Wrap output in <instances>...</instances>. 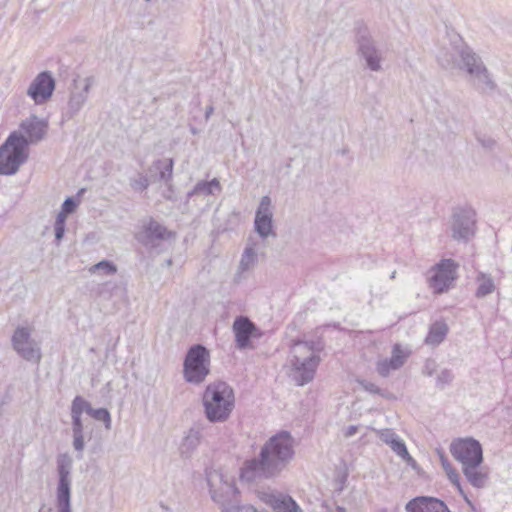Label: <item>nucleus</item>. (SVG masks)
<instances>
[{"instance_id":"2","label":"nucleus","mask_w":512,"mask_h":512,"mask_svg":"<svg viewBox=\"0 0 512 512\" xmlns=\"http://www.w3.org/2000/svg\"><path fill=\"white\" fill-rule=\"evenodd\" d=\"M204 415L210 423L227 421L235 406L233 388L224 381L208 384L202 395Z\"/></svg>"},{"instance_id":"17","label":"nucleus","mask_w":512,"mask_h":512,"mask_svg":"<svg viewBox=\"0 0 512 512\" xmlns=\"http://www.w3.org/2000/svg\"><path fill=\"white\" fill-rule=\"evenodd\" d=\"M407 512H451L440 499L429 496H419L406 504Z\"/></svg>"},{"instance_id":"42","label":"nucleus","mask_w":512,"mask_h":512,"mask_svg":"<svg viewBox=\"0 0 512 512\" xmlns=\"http://www.w3.org/2000/svg\"><path fill=\"white\" fill-rule=\"evenodd\" d=\"M360 384L365 391L386 397L387 392L379 388L376 384L366 380L360 381Z\"/></svg>"},{"instance_id":"4","label":"nucleus","mask_w":512,"mask_h":512,"mask_svg":"<svg viewBox=\"0 0 512 512\" xmlns=\"http://www.w3.org/2000/svg\"><path fill=\"white\" fill-rule=\"evenodd\" d=\"M210 373V352L202 344L192 345L184 358L183 377L186 382L199 385Z\"/></svg>"},{"instance_id":"27","label":"nucleus","mask_w":512,"mask_h":512,"mask_svg":"<svg viewBox=\"0 0 512 512\" xmlns=\"http://www.w3.org/2000/svg\"><path fill=\"white\" fill-rule=\"evenodd\" d=\"M324 348V345L321 341L311 340V341H302V340H292V349L293 352L304 354V355H318Z\"/></svg>"},{"instance_id":"37","label":"nucleus","mask_w":512,"mask_h":512,"mask_svg":"<svg viewBox=\"0 0 512 512\" xmlns=\"http://www.w3.org/2000/svg\"><path fill=\"white\" fill-rule=\"evenodd\" d=\"M90 416L97 421L103 422L106 429L111 428V415L106 408H94Z\"/></svg>"},{"instance_id":"21","label":"nucleus","mask_w":512,"mask_h":512,"mask_svg":"<svg viewBox=\"0 0 512 512\" xmlns=\"http://www.w3.org/2000/svg\"><path fill=\"white\" fill-rule=\"evenodd\" d=\"M72 419V433H73V447L80 454L77 456L78 459L82 458V452L85 448L84 436H83V422L82 416L77 412L71 410Z\"/></svg>"},{"instance_id":"45","label":"nucleus","mask_w":512,"mask_h":512,"mask_svg":"<svg viewBox=\"0 0 512 512\" xmlns=\"http://www.w3.org/2000/svg\"><path fill=\"white\" fill-rule=\"evenodd\" d=\"M402 459L406 462V464L408 466H410L413 470L419 472L420 471V467L418 465V463L416 462V460L411 457V455L408 453V456H403Z\"/></svg>"},{"instance_id":"43","label":"nucleus","mask_w":512,"mask_h":512,"mask_svg":"<svg viewBox=\"0 0 512 512\" xmlns=\"http://www.w3.org/2000/svg\"><path fill=\"white\" fill-rule=\"evenodd\" d=\"M379 438L386 444L390 445L392 441H394L398 435L392 429H383L378 431Z\"/></svg>"},{"instance_id":"50","label":"nucleus","mask_w":512,"mask_h":512,"mask_svg":"<svg viewBox=\"0 0 512 512\" xmlns=\"http://www.w3.org/2000/svg\"><path fill=\"white\" fill-rule=\"evenodd\" d=\"M457 487V490L459 491V493L463 496V498L465 499V501L469 504V505H472V502L469 500V498L467 497V495L464 493L463 489H462V486L461 484L459 483V486H456Z\"/></svg>"},{"instance_id":"35","label":"nucleus","mask_w":512,"mask_h":512,"mask_svg":"<svg viewBox=\"0 0 512 512\" xmlns=\"http://www.w3.org/2000/svg\"><path fill=\"white\" fill-rule=\"evenodd\" d=\"M129 184L136 192H143L150 185L148 177L143 173H138L136 178H130Z\"/></svg>"},{"instance_id":"1","label":"nucleus","mask_w":512,"mask_h":512,"mask_svg":"<svg viewBox=\"0 0 512 512\" xmlns=\"http://www.w3.org/2000/svg\"><path fill=\"white\" fill-rule=\"evenodd\" d=\"M294 455V439L291 433L281 430L263 444L257 456L243 462L240 479L254 483L278 478Z\"/></svg>"},{"instance_id":"29","label":"nucleus","mask_w":512,"mask_h":512,"mask_svg":"<svg viewBox=\"0 0 512 512\" xmlns=\"http://www.w3.org/2000/svg\"><path fill=\"white\" fill-rule=\"evenodd\" d=\"M174 160L167 158L165 160H155L150 168L159 171V180L168 184L172 180Z\"/></svg>"},{"instance_id":"6","label":"nucleus","mask_w":512,"mask_h":512,"mask_svg":"<svg viewBox=\"0 0 512 512\" xmlns=\"http://www.w3.org/2000/svg\"><path fill=\"white\" fill-rule=\"evenodd\" d=\"M452 456L462 464V467H468L470 464H482L483 450L479 441L473 438H459L450 444Z\"/></svg>"},{"instance_id":"12","label":"nucleus","mask_w":512,"mask_h":512,"mask_svg":"<svg viewBox=\"0 0 512 512\" xmlns=\"http://www.w3.org/2000/svg\"><path fill=\"white\" fill-rule=\"evenodd\" d=\"M254 230L263 240L268 237H276L277 234L273 225V212L271 209V198L263 196L255 213Z\"/></svg>"},{"instance_id":"40","label":"nucleus","mask_w":512,"mask_h":512,"mask_svg":"<svg viewBox=\"0 0 512 512\" xmlns=\"http://www.w3.org/2000/svg\"><path fill=\"white\" fill-rule=\"evenodd\" d=\"M389 446L399 457L408 456L407 447L399 437L392 441Z\"/></svg>"},{"instance_id":"33","label":"nucleus","mask_w":512,"mask_h":512,"mask_svg":"<svg viewBox=\"0 0 512 512\" xmlns=\"http://www.w3.org/2000/svg\"><path fill=\"white\" fill-rule=\"evenodd\" d=\"M89 271L103 275H114L117 272V266L110 260H102L91 266Z\"/></svg>"},{"instance_id":"57","label":"nucleus","mask_w":512,"mask_h":512,"mask_svg":"<svg viewBox=\"0 0 512 512\" xmlns=\"http://www.w3.org/2000/svg\"><path fill=\"white\" fill-rule=\"evenodd\" d=\"M167 264L171 265L172 264V260L171 259L167 260Z\"/></svg>"},{"instance_id":"41","label":"nucleus","mask_w":512,"mask_h":512,"mask_svg":"<svg viewBox=\"0 0 512 512\" xmlns=\"http://www.w3.org/2000/svg\"><path fill=\"white\" fill-rule=\"evenodd\" d=\"M398 367H393L389 363V359L380 360L377 362L376 370L382 377H387L391 370H398Z\"/></svg>"},{"instance_id":"34","label":"nucleus","mask_w":512,"mask_h":512,"mask_svg":"<svg viewBox=\"0 0 512 512\" xmlns=\"http://www.w3.org/2000/svg\"><path fill=\"white\" fill-rule=\"evenodd\" d=\"M71 410L77 412L81 416L83 412H86L90 416L94 408L87 400L78 395L72 401Z\"/></svg>"},{"instance_id":"31","label":"nucleus","mask_w":512,"mask_h":512,"mask_svg":"<svg viewBox=\"0 0 512 512\" xmlns=\"http://www.w3.org/2000/svg\"><path fill=\"white\" fill-rule=\"evenodd\" d=\"M254 246L255 243L251 242V239H249V242L244 249L239 264V267L242 271L249 270L257 261V255Z\"/></svg>"},{"instance_id":"16","label":"nucleus","mask_w":512,"mask_h":512,"mask_svg":"<svg viewBox=\"0 0 512 512\" xmlns=\"http://www.w3.org/2000/svg\"><path fill=\"white\" fill-rule=\"evenodd\" d=\"M20 128L27 135L25 137L29 146L44 139L48 130V123L45 120L32 115L21 122Z\"/></svg>"},{"instance_id":"58","label":"nucleus","mask_w":512,"mask_h":512,"mask_svg":"<svg viewBox=\"0 0 512 512\" xmlns=\"http://www.w3.org/2000/svg\"><path fill=\"white\" fill-rule=\"evenodd\" d=\"M44 507H45V505H42V507L39 509V512H42Z\"/></svg>"},{"instance_id":"51","label":"nucleus","mask_w":512,"mask_h":512,"mask_svg":"<svg viewBox=\"0 0 512 512\" xmlns=\"http://www.w3.org/2000/svg\"><path fill=\"white\" fill-rule=\"evenodd\" d=\"M457 487V490L459 491V493L463 496V498L465 499V501L469 504V505H472V502L469 500V498L467 497V495L464 493L463 489H462V486L461 484L459 483V486H456Z\"/></svg>"},{"instance_id":"26","label":"nucleus","mask_w":512,"mask_h":512,"mask_svg":"<svg viewBox=\"0 0 512 512\" xmlns=\"http://www.w3.org/2000/svg\"><path fill=\"white\" fill-rule=\"evenodd\" d=\"M221 190V184L217 178H213L210 181L201 180L187 193V198H191L194 195H214L215 192L220 193Z\"/></svg>"},{"instance_id":"44","label":"nucleus","mask_w":512,"mask_h":512,"mask_svg":"<svg viewBox=\"0 0 512 512\" xmlns=\"http://www.w3.org/2000/svg\"><path fill=\"white\" fill-rule=\"evenodd\" d=\"M438 454H439V458H440V461H441L444 471L448 472L451 469H453L452 465L450 464V462H449L448 458L446 457V455L444 454V452L438 450Z\"/></svg>"},{"instance_id":"56","label":"nucleus","mask_w":512,"mask_h":512,"mask_svg":"<svg viewBox=\"0 0 512 512\" xmlns=\"http://www.w3.org/2000/svg\"><path fill=\"white\" fill-rule=\"evenodd\" d=\"M84 193V189L79 190L78 196Z\"/></svg>"},{"instance_id":"52","label":"nucleus","mask_w":512,"mask_h":512,"mask_svg":"<svg viewBox=\"0 0 512 512\" xmlns=\"http://www.w3.org/2000/svg\"><path fill=\"white\" fill-rule=\"evenodd\" d=\"M457 487V490L459 491V493L463 496V498L465 499V501L469 504V505H472V502L469 500V498L467 497V495L464 493L463 489H462V486L461 484L459 483V486H456Z\"/></svg>"},{"instance_id":"10","label":"nucleus","mask_w":512,"mask_h":512,"mask_svg":"<svg viewBox=\"0 0 512 512\" xmlns=\"http://www.w3.org/2000/svg\"><path fill=\"white\" fill-rule=\"evenodd\" d=\"M14 350L26 361L38 363L41 359V351L36 342L31 338L30 330L26 327H18L12 335Z\"/></svg>"},{"instance_id":"8","label":"nucleus","mask_w":512,"mask_h":512,"mask_svg":"<svg viewBox=\"0 0 512 512\" xmlns=\"http://www.w3.org/2000/svg\"><path fill=\"white\" fill-rule=\"evenodd\" d=\"M290 362L293 370V380L298 386H304L314 379L320 357L314 354L304 355L294 352Z\"/></svg>"},{"instance_id":"55","label":"nucleus","mask_w":512,"mask_h":512,"mask_svg":"<svg viewBox=\"0 0 512 512\" xmlns=\"http://www.w3.org/2000/svg\"><path fill=\"white\" fill-rule=\"evenodd\" d=\"M335 512H347L346 509L342 506H337Z\"/></svg>"},{"instance_id":"48","label":"nucleus","mask_w":512,"mask_h":512,"mask_svg":"<svg viewBox=\"0 0 512 512\" xmlns=\"http://www.w3.org/2000/svg\"><path fill=\"white\" fill-rule=\"evenodd\" d=\"M431 364H433V361H427L426 364H425L424 373L427 376H432V374L434 372L433 368L430 367Z\"/></svg>"},{"instance_id":"38","label":"nucleus","mask_w":512,"mask_h":512,"mask_svg":"<svg viewBox=\"0 0 512 512\" xmlns=\"http://www.w3.org/2000/svg\"><path fill=\"white\" fill-rule=\"evenodd\" d=\"M78 204L79 202L75 198L67 197L61 206V211L57 215H62L63 219H66L69 214L76 210Z\"/></svg>"},{"instance_id":"11","label":"nucleus","mask_w":512,"mask_h":512,"mask_svg":"<svg viewBox=\"0 0 512 512\" xmlns=\"http://www.w3.org/2000/svg\"><path fill=\"white\" fill-rule=\"evenodd\" d=\"M475 213L471 209L459 208L452 215V238L467 242L475 233Z\"/></svg>"},{"instance_id":"25","label":"nucleus","mask_w":512,"mask_h":512,"mask_svg":"<svg viewBox=\"0 0 512 512\" xmlns=\"http://www.w3.org/2000/svg\"><path fill=\"white\" fill-rule=\"evenodd\" d=\"M448 333V325L443 321L434 322L425 338V343L431 346H437L444 341Z\"/></svg>"},{"instance_id":"15","label":"nucleus","mask_w":512,"mask_h":512,"mask_svg":"<svg viewBox=\"0 0 512 512\" xmlns=\"http://www.w3.org/2000/svg\"><path fill=\"white\" fill-rule=\"evenodd\" d=\"M261 500L275 512H304L289 494L280 492L263 493Z\"/></svg>"},{"instance_id":"39","label":"nucleus","mask_w":512,"mask_h":512,"mask_svg":"<svg viewBox=\"0 0 512 512\" xmlns=\"http://www.w3.org/2000/svg\"><path fill=\"white\" fill-rule=\"evenodd\" d=\"M66 219L62 215H57L54 223L55 241L58 245L65 234Z\"/></svg>"},{"instance_id":"18","label":"nucleus","mask_w":512,"mask_h":512,"mask_svg":"<svg viewBox=\"0 0 512 512\" xmlns=\"http://www.w3.org/2000/svg\"><path fill=\"white\" fill-rule=\"evenodd\" d=\"M458 55L460 58V62L458 64V67L460 70H463L467 73L469 76V79L473 77V75L481 69V67H484L485 64L482 61L481 57L476 54L472 48H470L467 45H463L459 51Z\"/></svg>"},{"instance_id":"32","label":"nucleus","mask_w":512,"mask_h":512,"mask_svg":"<svg viewBox=\"0 0 512 512\" xmlns=\"http://www.w3.org/2000/svg\"><path fill=\"white\" fill-rule=\"evenodd\" d=\"M409 356V352H405L401 345L396 343L392 347L391 357L389 358V363L393 367L401 368L406 359Z\"/></svg>"},{"instance_id":"13","label":"nucleus","mask_w":512,"mask_h":512,"mask_svg":"<svg viewBox=\"0 0 512 512\" xmlns=\"http://www.w3.org/2000/svg\"><path fill=\"white\" fill-rule=\"evenodd\" d=\"M55 90V79L51 72H40L31 82L27 95L35 102L41 105L46 103L53 95Z\"/></svg>"},{"instance_id":"19","label":"nucleus","mask_w":512,"mask_h":512,"mask_svg":"<svg viewBox=\"0 0 512 512\" xmlns=\"http://www.w3.org/2000/svg\"><path fill=\"white\" fill-rule=\"evenodd\" d=\"M469 81L482 94H492L498 88L486 66L481 67Z\"/></svg>"},{"instance_id":"5","label":"nucleus","mask_w":512,"mask_h":512,"mask_svg":"<svg viewBox=\"0 0 512 512\" xmlns=\"http://www.w3.org/2000/svg\"><path fill=\"white\" fill-rule=\"evenodd\" d=\"M71 468L72 459L67 454L57 457L58 483L56 488L57 512H72L71 505Z\"/></svg>"},{"instance_id":"46","label":"nucleus","mask_w":512,"mask_h":512,"mask_svg":"<svg viewBox=\"0 0 512 512\" xmlns=\"http://www.w3.org/2000/svg\"><path fill=\"white\" fill-rule=\"evenodd\" d=\"M449 480L451 481V483H453L455 486H459V474L457 473V471L453 468L451 469L450 471L446 472Z\"/></svg>"},{"instance_id":"49","label":"nucleus","mask_w":512,"mask_h":512,"mask_svg":"<svg viewBox=\"0 0 512 512\" xmlns=\"http://www.w3.org/2000/svg\"><path fill=\"white\" fill-rule=\"evenodd\" d=\"M224 485L227 488V490L232 491L234 494H237L239 492L238 488L235 486L234 483H229V482L225 481Z\"/></svg>"},{"instance_id":"47","label":"nucleus","mask_w":512,"mask_h":512,"mask_svg":"<svg viewBox=\"0 0 512 512\" xmlns=\"http://www.w3.org/2000/svg\"><path fill=\"white\" fill-rule=\"evenodd\" d=\"M358 431V426L356 425H350L346 428L345 432H344V436L349 438V437H352L353 435H355Z\"/></svg>"},{"instance_id":"9","label":"nucleus","mask_w":512,"mask_h":512,"mask_svg":"<svg viewBox=\"0 0 512 512\" xmlns=\"http://www.w3.org/2000/svg\"><path fill=\"white\" fill-rule=\"evenodd\" d=\"M458 264L452 259H443L434 268L433 275L429 278V285L434 293L446 292L456 279Z\"/></svg>"},{"instance_id":"59","label":"nucleus","mask_w":512,"mask_h":512,"mask_svg":"<svg viewBox=\"0 0 512 512\" xmlns=\"http://www.w3.org/2000/svg\"><path fill=\"white\" fill-rule=\"evenodd\" d=\"M52 509L51 508H48L45 512H51Z\"/></svg>"},{"instance_id":"30","label":"nucleus","mask_w":512,"mask_h":512,"mask_svg":"<svg viewBox=\"0 0 512 512\" xmlns=\"http://www.w3.org/2000/svg\"><path fill=\"white\" fill-rule=\"evenodd\" d=\"M206 480L207 484L209 486V492L211 494L212 499L217 502L224 505L225 499L223 497V494L218 493V491L215 489L217 480L219 482H223V475L219 471L216 470H206Z\"/></svg>"},{"instance_id":"24","label":"nucleus","mask_w":512,"mask_h":512,"mask_svg":"<svg viewBox=\"0 0 512 512\" xmlns=\"http://www.w3.org/2000/svg\"><path fill=\"white\" fill-rule=\"evenodd\" d=\"M481 464H473L468 467H462L463 474L467 481L475 488H483L488 481V474L480 468Z\"/></svg>"},{"instance_id":"22","label":"nucleus","mask_w":512,"mask_h":512,"mask_svg":"<svg viewBox=\"0 0 512 512\" xmlns=\"http://www.w3.org/2000/svg\"><path fill=\"white\" fill-rule=\"evenodd\" d=\"M89 89L90 84L87 82L81 91L73 92L71 94L68 101L67 110L65 112V115L68 119L73 118L81 110L87 100Z\"/></svg>"},{"instance_id":"23","label":"nucleus","mask_w":512,"mask_h":512,"mask_svg":"<svg viewBox=\"0 0 512 512\" xmlns=\"http://www.w3.org/2000/svg\"><path fill=\"white\" fill-rule=\"evenodd\" d=\"M144 234L146 244L152 243L154 240H165L172 236V233L159 222L151 219L147 225L144 226Z\"/></svg>"},{"instance_id":"36","label":"nucleus","mask_w":512,"mask_h":512,"mask_svg":"<svg viewBox=\"0 0 512 512\" xmlns=\"http://www.w3.org/2000/svg\"><path fill=\"white\" fill-rule=\"evenodd\" d=\"M454 379V374L450 369H443L437 375L436 387L443 390L446 386L450 385Z\"/></svg>"},{"instance_id":"20","label":"nucleus","mask_w":512,"mask_h":512,"mask_svg":"<svg viewBox=\"0 0 512 512\" xmlns=\"http://www.w3.org/2000/svg\"><path fill=\"white\" fill-rule=\"evenodd\" d=\"M202 437V427L199 424L192 426L181 443V455L189 457L201 443Z\"/></svg>"},{"instance_id":"3","label":"nucleus","mask_w":512,"mask_h":512,"mask_svg":"<svg viewBox=\"0 0 512 512\" xmlns=\"http://www.w3.org/2000/svg\"><path fill=\"white\" fill-rule=\"evenodd\" d=\"M28 159V143L25 135L13 131L0 146V174L14 175Z\"/></svg>"},{"instance_id":"14","label":"nucleus","mask_w":512,"mask_h":512,"mask_svg":"<svg viewBox=\"0 0 512 512\" xmlns=\"http://www.w3.org/2000/svg\"><path fill=\"white\" fill-rule=\"evenodd\" d=\"M232 329L235 335V345L239 350L252 348L251 339L261 336L259 328L246 316H237Z\"/></svg>"},{"instance_id":"28","label":"nucleus","mask_w":512,"mask_h":512,"mask_svg":"<svg viewBox=\"0 0 512 512\" xmlns=\"http://www.w3.org/2000/svg\"><path fill=\"white\" fill-rule=\"evenodd\" d=\"M478 287L475 292L477 298H484L495 290V283L491 275L479 272L476 277Z\"/></svg>"},{"instance_id":"53","label":"nucleus","mask_w":512,"mask_h":512,"mask_svg":"<svg viewBox=\"0 0 512 512\" xmlns=\"http://www.w3.org/2000/svg\"><path fill=\"white\" fill-rule=\"evenodd\" d=\"M213 111H214V108H213L212 105H210V106H208L206 108V111H205V119L206 120H208L210 118V116L212 115Z\"/></svg>"},{"instance_id":"54","label":"nucleus","mask_w":512,"mask_h":512,"mask_svg":"<svg viewBox=\"0 0 512 512\" xmlns=\"http://www.w3.org/2000/svg\"><path fill=\"white\" fill-rule=\"evenodd\" d=\"M226 512H239L238 506L225 507Z\"/></svg>"},{"instance_id":"7","label":"nucleus","mask_w":512,"mask_h":512,"mask_svg":"<svg viewBox=\"0 0 512 512\" xmlns=\"http://www.w3.org/2000/svg\"><path fill=\"white\" fill-rule=\"evenodd\" d=\"M355 39L357 52L366 61L367 67L371 71H379L381 69V56L368 28L364 25H359L356 28Z\"/></svg>"}]
</instances>
